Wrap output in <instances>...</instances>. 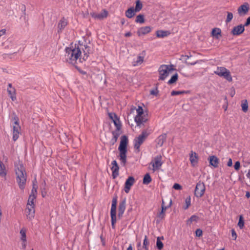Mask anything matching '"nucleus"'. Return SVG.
I'll return each instance as SVG.
<instances>
[{
    "mask_svg": "<svg viewBox=\"0 0 250 250\" xmlns=\"http://www.w3.org/2000/svg\"><path fill=\"white\" fill-rule=\"evenodd\" d=\"M171 204H172V200H170L169 204L168 206H165V205H162V206H161L162 210H161V212H160V213L158 215V217H159L161 219H164L165 216V211L166 210V209L167 208H169L171 206Z\"/></svg>",
    "mask_w": 250,
    "mask_h": 250,
    "instance_id": "obj_19",
    "label": "nucleus"
},
{
    "mask_svg": "<svg viewBox=\"0 0 250 250\" xmlns=\"http://www.w3.org/2000/svg\"><path fill=\"white\" fill-rule=\"evenodd\" d=\"M206 188L203 182L199 181L196 184L194 190V195L197 198L201 197L204 194Z\"/></svg>",
    "mask_w": 250,
    "mask_h": 250,
    "instance_id": "obj_9",
    "label": "nucleus"
},
{
    "mask_svg": "<svg viewBox=\"0 0 250 250\" xmlns=\"http://www.w3.org/2000/svg\"><path fill=\"white\" fill-rule=\"evenodd\" d=\"M178 75L177 73L173 75L170 79L167 82L168 84H171L175 83L178 80Z\"/></svg>",
    "mask_w": 250,
    "mask_h": 250,
    "instance_id": "obj_35",
    "label": "nucleus"
},
{
    "mask_svg": "<svg viewBox=\"0 0 250 250\" xmlns=\"http://www.w3.org/2000/svg\"><path fill=\"white\" fill-rule=\"evenodd\" d=\"M144 61V57L139 56L137 57L136 61L134 62V65L141 64Z\"/></svg>",
    "mask_w": 250,
    "mask_h": 250,
    "instance_id": "obj_43",
    "label": "nucleus"
},
{
    "mask_svg": "<svg viewBox=\"0 0 250 250\" xmlns=\"http://www.w3.org/2000/svg\"><path fill=\"white\" fill-rule=\"evenodd\" d=\"M190 156H191V157H192V156H196V153H195V152L193 153V152H192V153H191V155H190Z\"/></svg>",
    "mask_w": 250,
    "mask_h": 250,
    "instance_id": "obj_64",
    "label": "nucleus"
},
{
    "mask_svg": "<svg viewBox=\"0 0 250 250\" xmlns=\"http://www.w3.org/2000/svg\"><path fill=\"white\" fill-rule=\"evenodd\" d=\"M211 35L216 39H219L221 35V30L218 28H213L211 32Z\"/></svg>",
    "mask_w": 250,
    "mask_h": 250,
    "instance_id": "obj_22",
    "label": "nucleus"
},
{
    "mask_svg": "<svg viewBox=\"0 0 250 250\" xmlns=\"http://www.w3.org/2000/svg\"><path fill=\"white\" fill-rule=\"evenodd\" d=\"M214 73L220 77H222L229 82L232 81L230 72L225 67H218Z\"/></svg>",
    "mask_w": 250,
    "mask_h": 250,
    "instance_id": "obj_7",
    "label": "nucleus"
},
{
    "mask_svg": "<svg viewBox=\"0 0 250 250\" xmlns=\"http://www.w3.org/2000/svg\"><path fill=\"white\" fill-rule=\"evenodd\" d=\"M124 212H122V211H118V216L119 217H121L123 214H124Z\"/></svg>",
    "mask_w": 250,
    "mask_h": 250,
    "instance_id": "obj_59",
    "label": "nucleus"
},
{
    "mask_svg": "<svg viewBox=\"0 0 250 250\" xmlns=\"http://www.w3.org/2000/svg\"><path fill=\"white\" fill-rule=\"evenodd\" d=\"M250 24V17L248 18V19H247V21L244 25H245V26H247L249 25Z\"/></svg>",
    "mask_w": 250,
    "mask_h": 250,
    "instance_id": "obj_54",
    "label": "nucleus"
},
{
    "mask_svg": "<svg viewBox=\"0 0 250 250\" xmlns=\"http://www.w3.org/2000/svg\"><path fill=\"white\" fill-rule=\"evenodd\" d=\"M245 25L240 24L235 26L231 31V33L234 36H238L242 34L245 30Z\"/></svg>",
    "mask_w": 250,
    "mask_h": 250,
    "instance_id": "obj_13",
    "label": "nucleus"
},
{
    "mask_svg": "<svg viewBox=\"0 0 250 250\" xmlns=\"http://www.w3.org/2000/svg\"><path fill=\"white\" fill-rule=\"evenodd\" d=\"M249 6L248 3L241 5L238 9V13L240 15H245L249 11Z\"/></svg>",
    "mask_w": 250,
    "mask_h": 250,
    "instance_id": "obj_16",
    "label": "nucleus"
},
{
    "mask_svg": "<svg viewBox=\"0 0 250 250\" xmlns=\"http://www.w3.org/2000/svg\"><path fill=\"white\" fill-rule=\"evenodd\" d=\"M139 120H135L138 126H140L141 124H143L146 123L147 120V115L143 114V115L139 116Z\"/></svg>",
    "mask_w": 250,
    "mask_h": 250,
    "instance_id": "obj_20",
    "label": "nucleus"
},
{
    "mask_svg": "<svg viewBox=\"0 0 250 250\" xmlns=\"http://www.w3.org/2000/svg\"><path fill=\"white\" fill-rule=\"evenodd\" d=\"M6 33V30L5 29H1L0 30V37L2 35H4Z\"/></svg>",
    "mask_w": 250,
    "mask_h": 250,
    "instance_id": "obj_56",
    "label": "nucleus"
},
{
    "mask_svg": "<svg viewBox=\"0 0 250 250\" xmlns=\"http://www.w3.org/2000/svg\"><path fill=\"white\" fill-rule=\"evenodd\" d=\"M107 16V12L105 10L103 11L102 12L97 14L95 16H93L95 19H98L99 20L103 19L106 18Z\"/></svg>",
    "mask_w": 250,
    "mask_h": 250,
    "instance_id": "obj_28",
    "label": "nucleus"
},
{
    "mask_svg": "<svg viewBox=\"0 0 250 250\" xmlns=\"http://www.w3.org/2000/svg\"><path fill=\"white\" fill-rule=\"evenodd\" d=\"M241 107L242 110L246 112L248 110V104L247 100H244L242 101V103L241 104Z\"/></svg>",
    "mask_w": 250,
    "mask_h": 250,
    "instance_id": "obj_38",
    "label": "nucleus"
},
{
    "mask_svg": "<svg viewBox=\"0 0 250 250\" xmlns=\"http://www.w3.org/2000/svg\"><path fill=\"white\" fill-rule=\"evenodd\" d=\"M203 235V231L200 229H198L195 231V235L197 237H201Z\"/></svg>",
    "mask_w": 250,
    "mask_h": 250,
    "instance_id": "obj_48",
    "label": "nucleus"
},
{
    "mask_svg": "<svg viewBox=\"0 0 250 250\" xmlns=\"http://www.w3.org/2000/svg\"><path fill=\"white\" fill-rule=\"evenodd\" d=\"M240 167V163L239 161H236L234 165V168L235 170L238 171L239 170Z\"/></svg>",
    "mask_w": 250,
    "mask_h": 250,
    "instance_id": "obj_50",
    "label": "nucleus"
},
{
    "mask_svg": "<svg viewBox=\"0 0 250 250\" xmlns=\"http://www.w3.org/2000/svg\"><path fill=\"white\" fill-rule=\"evenodd\" d=\"M64 59L68 63L74 64L77 60L85 61L89 55V47L87 45L75 44L66 47L65 49Z\"/></svg>",
    "mask_w": 250,
    "mask_h": 250,
    "instance_id": "obj_1",
    "label": "nucleus"
},
{
    "mask_svg": "<svg viewBox=\"0 0 250 250\" xmlns=\"http://www.w3.org/2000/svg\"><path fill=\"white\" fill-rule=\"evenodd\" d=\"M117 204V197L115 196L113 198L110 211H116Z\"/></svg>",
    "mask_w": 250,
    "mask_h": 250,
    "instance_id": "obj_30",
    "label": "nucleus"
},
{
    "mask_svg": "<svg viewBox=\"0 0 250 250\" xmlns=\"http://www.w3.org/2000/svg\"><path fill=\"white\" fill-rule=\"evenodd\" d=\"M209 164L214 167H217L218 166L219 160L217 157H209Z\"/></svg>",
    "mask_w": 250,
    "mask_h": 250,
    "instance_id": "obj_24",
    "label": "nucleus"
},
{
    "mask_svg": "<svg viewBox=\"0 0 250 250\" xmlns=\"http://www.w3.org/2000/svg\"><path fill=\"white\" fill-rule=\"evenodd\" d=\"M190 161L192 166H195L198 161V157H189Z\"/></svg>",
    "mask_w": 250,
    "mask_h": 250,
    "instance_id": "obj_45",
    "label": "nucleus"
},
{
    "mask_svg": "<svg viewBox=\"0 0 250 250\" xmlns=\"http://www.w3.org/2000/svg\"><path fill=\"white\" fill-rule=\"evenodd\" d=\"M173 67L174 65L172 64L160 65L158 69L159 81H164L168 76L171 71L174 70Z\"/></svg>",
    "mask_w": 250,
    "mask_h": 250,
    "instance_id": "obj_4",
    "label": "nucleus"
},
{
    "mask_svg": "<svg viewBox=\"0 0 250 250\" xmlns=\"http://www.w3.org/2000/svg\"><path fill=\"white\" fill-rule=\"evenodd\" d=\"M136 11L133 7L128 8L125 13V16L128 18H132L135 15Z\"/></svg>",
    "mask_w": 250,
    "mask_h": 250,
    "instance_id": "obj_21",
    "label": "nucleus"
},
{
    "mask_svg": "<svg viewBox=\"0 0 250 250\" xmlns=\"http://www.w3.org/2000/svg\"><path fill=\"white\" fill-rule=\"evenodd\" d=\"M109 116L113 121L115 126L116 127V129L112 132V137L109 142L110 145H113L117 142L119 136L121 134L120 129L121 128V124L116 114L110 113Z\"/></svg>",
    "mask_w": 250,
    "mask_h": 250,
    "instance_id": "obj_3",
    "label": "nucleus"
},
{
    "mask_svg": "<svg viewBox=\"0 0 250 250\" xmlns=\"http://www.w3.org/2000/svg\"><path fill=\"white\" fill-rule=\"evenodd\" d=\"M6 175L5 167L3 162L0 160V176L5 177Z\"/></svg>",
    "mask_w": 250,
    "mask_h": 250,
    "instance_id": "obj_26",
    "label": "nucleus"
},
{
    "mask_svg": "<svg viewBox=\"0 0 250 250\" xmlns=\"http://www.w3.org/2000/svg\"><path fill=\"white\" fill-rule=\"evenodd\" d=\"M186 206L183 207L184 209H187L191 205L190 197H187L185 199Z\"/></svg>",
    "mask_w": 250,
    "mask_h": 250,
    "instance_id": "obj_40",
    "label": "nucleus"
},
{
    "mask_svg": "<svg viewBox=\"0 0 250 250\" xmlns=\"http://www.w3.org/2000/svg\"><path fill=\"white\" fill-rule=\"evenodd\" d=\"M15 172L19 187L22 189L24 188V184L26 181V174L22 164L19 163L15 165Z\"/></svg>",
    "mask_w": 250,
    "mask_h": 250,
    "instance_id": "obj_2",
    "label": "nucleus"
},
{
    "mask_svg": "<svg viewBox=\"0 0 250 250\" xmlns=\"http://www.w3.org/2000/svg\"><path fill=\"white\" fill-rule=\"evenodd\" d=\"M149 243L148 241L147 240V236L145 235V238L143 241V248L144 249V250H149L148 249V246H149Z\"/></svg>",
    "mask_w": 250,
    "mask_h": 250,
    "instance_id": "obj_36",
    "label": "nucleus"
},
{
    "mask_svg": "<svg viewBox=\"0 0 250 250\" xmlns=\"http://www.w3.org/2000/svg\"><path fill=\"white\" fill-rule=\"evenodd\" d=\"M237 225L240 229H243L244 226V221L242 215H240L239 216V219Z\"/></svg>",
    "mask_w": 250,
    "mask_h": 250,
    "instance_id": "obj_42",
    "label": "nucleus"
},
{
    "mask_svg": "<svg viewBox=\"0 0 250 250\" xmlns=\"http://www.w3.org/2000/svg\"><path fill=\"white\" fill-rule=\"evenodd\" d=\"M151 131L150 130H144L142 132L141 134L138 136V137L136 138L134 140V146L135 148L139 149L140 146L146 139L148 136L151 133Z\"/></svg>",
    "mask_w": 250,
    "mask_h": 250,
    "instance_id": "obj_5",
    "label": "nucleus"
},
{
    "mask_svg": "<svg viewBox=\"0 0 250 250\" xmlns=\"http://www.w3.org/2000/svg\"><path fill=\"white\" fill-rule=\"evenodd\" d=\"M156 34L158 38H163L169 35L170 32L168 31L158 30Z\"/></svg>",
    "mask_w": 250,
    "mask_h": 250,
    "instance_id": "obj_23",
    "label": "nucleus"
},
{
    "mask_svg": "<svg viewBox=\"0 0 250 250\" xmlns=\"http://www.w3.org/2000/svg\"><path fill=\"white\" fill-rule=\"evenodd\" d=\"M120 160L122 163L125 164L126 161V157H120Z\"/></svg>",
    "mask_w": 250,
    "mask_h": 250,
    "instance_id": "obj_57",
    "label": "nucleus"
},
{
    "mask_svg": "<svg viewBox=\"0 0 250 250\" xmlns=\"http://www.w3.org/2000/svg\"><path fill=\"white\" fill-rule=\"evenodd\" d=\"M151 30L150 26H147L140 28L137 31V34L139 36L145 35L149 33Z\"/></svg>",
    "mask_w": 250,
    "mask_h": 250,
    "instance_id": "obj_14",
    "label": "nucleus"
},
{
    "mask_svg": "<svg viewBox=\"0 0 250 250\" xmlns=\"http://www.w3.org/2000/svg\"><path fill=\"white\" fill-rule=\"evenodd\" d=\"M167 139L166 134H163L158 136L156 139L155 142L157 147H161L163 146L164 143L166 141Z\"/></svg>",
    "mask_w": 250,
    "mask_h": 250,
    "instance_id": "obj_15",
    "label": "nucleus"
},
{
    "mask_svg": "<svg viewBox=\"0 0 250 250\" xmlns=\"http://www.w3.org/2000/svg\"><path fill=\"white\" fill-rule=\"evenodd\" d=\"M151 181L152 179L149 173H147L144 175L143 183L145 185H148L151 182Z\"/></svg>",
    "mask_w": 250,
    "mask_h": 250,
    "instance_id": "obj_29",
    "label": "nucleus"
},
{
    "mask_svg": "<svg viewBox=\"0 0 250 250\" xmlns=\"http://www.w3.org/2000/svg\"><path fill=\"white\" fill-rule=\"evenodd\" d=\"M132 35V34L131 33V32H127L125 34V37H130Z\"/></svg>",
    "mask_w": 250,
    "mask_h": 250,
    "instance_id": "obj_61",
    "label": "nucleus"
},
{
    "mask_svg": "<svg viewBox=\"0 0 250 250\" xmlns=\"http://www.w3.org/2000/svg\"><path fill=\"white\" fill-rule=\"evenodd\" d=\"M199 219V217L196 215H192L188 220L187 221V224L190 225L193 222H197Z\"/></svg>",
    "mask_w": 250,
    "mask_h": 250,
    "instance_id": "obj_31",
    "label": "nucleus"
},
{
    "mask_svg": "<svg viewBox=\"0 0 250 250\" xmlns=\"http://www.w3.org/2000/svg\"><path fill=\"white\" fill-rule=\"evenodd\" d=\"M128 142V139L127 136L123 135L121 137V142L119 147V150L120 151V156H125L126 153L127 151L126 147Z\"/></svg>",
    "mask_w": 250,
    "mask_h": 250,
    "instance_id": "obj_8",
    "label": "nucleus"
},
{
    "mask_svg": "<svg viewBox=\"0 0 250 250\" xmlns=\"http://www.w3.org/2000/svg\"><path fill=\"white\" fill-rule=\"evenodd\" d=\"M161 238L163 239L164 238H163V237H158L157 238L156 247L158 250H161L163 248V247H164L163 243L160 240Z\"/></svg>",
    "mask_w": 250,
    "mask_h": 250,
    "instance_id": "obj_34",
    "label": "nucleus"
},
{
    "mask_svg": "<svg viewBox=\"0 0 250 250\" xmlns=\"http://www.w3.org/2000/svg\"><path fill=\"white\" fill-rule=\"evenodd\" d=\"M7 92L8 95L10 96L12 101H15L16 99V90L14 87H12L11 83L8 84V87L7 88Z\"/></svg>",
    "mask_w": 250,
    "mask_h": 250,
    "instance_id": "obj_17",
    "label": "nucleus"
},
{
    "mask_svg": "<svg viewBox=\"0 0 250 250\" xmlns=\"http://www.w3.org/2000/svg\"><path fill=\"white\" fill-rule=\"evenodd\" d=\"M14 124L13 125L12 134L13 140L16 141L19 137V135L21 133V128L19 125V119L17 116L13 118Z\"/></svg>",
    "mask_w": 250,
    "mask_h": 250,
    "instance_id": "obj_6",
    "label": "nucleus"
},
{
    "mask_svg": "<svg viewBox=\"0 0 250 250\" xmlns=\"http://www.w3.org/2000/svg\"><path fill=\"white\" fill-rule=\"evenodd\" d=\"M126 250H133L132 246L131 244H130Z\"/></svg>",
    "mask_w": 250,
    "mask_h": 250,
    "instance_id": "obj_62",
    "label": "nucleus"
},
{
    "mask_svg": "<svg viewBox=\"0 0 250 250\" xmlns=\"http://www.w3.org/2000/svg\"><path fill=\"white\" fill-rule=\"evenodd\" d=\"M135 21L138 23H143L144 22V17L142 15H139L136 17Z\"/></svg>",
    "mask_w": 250,
    "mask_h": 250,
    "instance_id": "obj_44",
    "label": "nucleus"
},
{
    "mask_svg": "<svg viewBox=\"0 0 250 250\" xmlns=\"http://www.w3.org/2000/svg\"><path fill=\"white\" fill-rule=\"evenodd\" d=\"M22 247L23 249H25L26 246V241H22Z\"/></svg>",
    "mask_w": 250,
    "mask_h": 250,
    "instance_id": "obj_58",
    "label": "nucleus"
},
{
    "mask_svg": "<svg viewBox=\"0 0 250 250\" xmlns=\"http://www.w3.org/2000/svg\"><path fill=\"white\" fill-rule=\"evenodd\" d=\"M158 91L157 89H153L150 91V94L153 95H157Z\"/></svg>",
    "mask_w": 250,
    "mask_h": 250,
    "instance_id": "obj_53",
    "label": "nucleus"
},
{
    "mask_svg": "<svg viewBox=\"0 0 250 250\" xmlns=\"http://www.w3.org/2000/svg\"><path fill=\"white\" fill-rule=\"evenodd\" d=\"M112 166H118L116 161L114 160L111 163Z\"/></svg>",
    "mask_w": 250,
    "mask_h": 250,
    "instance_id": "obj_60",
    "label": "nucleus"
},
{
    "mask_svg": "<svg viewBox=\"0 0 250 250\" xmlns=\"http://www.w3.org/2000/svg\"><path fill=\"white\" fill-rule=\"evenodd\" d=\"M232 18H233L232 13L231 12H227V19L226 20V22L227 23L231 21Z\"/></svg>",
    "mask_w": 250,
    "mask_h": 250,
    "instance_id": "obj_46",
    "label": "nucleus"
},
{
    "mask_svg": "<svg viewBox=\"0 0 250 250\" xmlns=\"http://www.w3.org/2000/svg\"><path fill=\"white\" fill-rule=\"evenodd\" d=\"M126 207V199H124L119 203L118 211L125 212Z\"/></svg>",
    "mask_w": 250,
    "mask_h": 250,
    "instance_id": "obj_27",
    "label": "nucleus"
},
{
    "mask_svg": "<svg viewBox=\"0 0 250 250\" xmlns=\"http://www.w3.org/2000/svg\"><path fill=\"white\" fill-rule=\"evenodd\" d=\"M173 188L175 190H181L182 188V187L180 184L175 183L173 186Z\"/></svg>",
    "mask_w": 250,
    "mask_h": 250,
    "instance_id": "obj_51",
    "label": "nucleus"
},
{
    "mask_svg": "<svg viewBox=\"0 0 250 250\" xmlns=\"http://www.w3.org/2000/svg\"><path fill=\"white\" fill-rule=\"evenodd\" d=\"M136 112H137V115L135 117V120H140L139 116H140L143 115V114H144L143 108L141 106H139L138 108L136 110Z\"/></svg>",
    "mask_w": 250,
    "mask_h": 250,
    "instance_id": "obj_32",
    "label": "nucleus"
},
{
    "mask_svg": "<svg viewBox=\"0 0 250 250\" xmlns=\"http://www.w3.org/2000/svg\"><path fill=\"white\" fill-rule=\"evenodd\" d=\"M68 24L67 20L64 18H62L59 21L57 28L58 32H62Z\"/></svg>",
    "mask_w": 250,
    "mask_h": 250,
    "instance_id": "obj_12",
    "label": "nucleus"
},
{
    "mask_svg": "<svg viewBox=\"0 0 250 250\" xmlns=\"http://www.w3.org/2000/svg\"><path fill=\"white\" fill-rule=\"evenodd\" d=\"M26 216L29 219L31 220L34 217L35 209L33 206H27L26 208Z\"/></svg>",
    "mask_w": 250,
    "mask_h": 250,
    "instance_id": "obj_18",
    "label": "nucleus"
},
{
    "mask_svg": "<svg viewBox=\"0 0 250 250\" xmlns=\"http://www.w3.org/2000/svg\"><path fill=\"white\" fill-rule=\"evenodd\" d=\"M184 93H185V91H174V90H173L171 92V96H175V95H180V94H183Z\"/></svg>",
    "mask_w": 250,
    "mask_h": 250,
    "instance_id": "obj_49",
    "label": "nucleus"
},
{
    "mask_svg": "<svg viewBox=\"0 0 250 250\" xmlns=\"http://www.w3.org/2000/svg\"><path fill=\"white\" fill-rule=\"evenodd\" d=\"M246 197L247 198H249L250 197V192L249 191H247L246 193Z\"/></svg>",
    "mask_w": 250,
    "mask_h": 250,
    "instance_id": "obj_63",
    "label": "nucleus"
},
{
    "mask_svg": "<svg viewBox=\"0 0 250 250\" xmlns=\"http://www.w3.org/2000/svg\"><path fill=\"white\" fill-rule=\"evenodd\" d=\"M143 7V4L139 0H137L136 1L135 8H134L136 12H138L140 11Z\"/></svg>",
    "mask_w": 250,
    "mask_h": 250,
    "instance_id": "obj_37",
    "label": "nucleus"
},
{
    "mask_svg": "<svg viewBox=\"0 0 250 250\" xmlns=\"http://www.w3.org/2000/svg\"><path fill=\"white\" fill-rule=\"evenodd\" d=\"M111 169L112 172V176L113 179H115L119 175V167L118 166H112Z\"/></svg>",
    "mask_w": 250,
    "mask_h": 250,
    "instance_id": "obj_25",
    "label": "nucleus"
},
{
    "mask_svg": "<svg viewBox=\"0 0 250 250\" xmlns=\"http://www.w3.org/2000/svg\"><path fill=\"white\" fill-rule=\"evenodd\" d=\"M36 196H29L28 200V203H27V206H34V201L36 199Z\"/></svg>",
    "mask_w": 250,
    "mask_h": 250,
    "instance_id": "obj_39",
    "label": "nucleus"
},
{
    "mask_svg": "<svg viewBox=\"0 0 250 250\" xmlns=\"http://www.w3.org/2000/svg\"><path fill=\"white\" fill-rule=\"evenodd\" d=\"M227 166L228 167H231L232 166V161L231 158H229L228 163H227Z\"/></svg>",
    "mask_w": 250,
    "mask_h": 250,
    "instance_id": "obj_55",
    "label": "nucleus"
},
{
    "mask_svg": "<svg viewBox=\"0 0 250 250\" xmlns=\"http://www.w3.org/2000/svg\"><path fill=\"white\" fill-rule=\"evenodd\" d=\"M26 229L22 228L21 229L20 233L21 234V241H26Z\"/></svg>",
    "mask_w": 250,
    "mask_h": 250,
    "instance_id": "obj_33",
    "label": "nucleus"
},
{
    "mask_svg": "<svg viewBox=\"0 0 250 250\" xmlns=\"http://www.w3.org/2000/svg\"><path fill=\"white\" fill-rule=\"evenodd\" d=\"M232 237H233L234 240H236L237 238V234L234 229L231 230Z\"/></svg>",
    "mask_w": 250,
    "mask_h": 250,
    "instance_id": "obj_52",
    "label": "nucleus"
},
{
    "mask_svg": "<svg viewBox=\"0 0 250 250\" xmlns=\"http://www.w3.org/2000/svg\"><path fill=\"white\" fill-rule=\"evenodd\" d=\"M161 157H155L150 163V165L153 167V170L155 171L159 169L163 164V162L161 159Z\"/></svg>",
    "mask_w": 250,
    "mask_h": 250,
    "instance_id": "obj_10",
    "label": "nucleus"
},
{
    "mask_svg": "<svg viewBox=\"0 0 250 250\" xmlns=\"http://www.w3.org/2000/svg\"><path fill=\"white\" fill-rule=\"evenodd\" d=\"M111 224H115L116 222V211H110Z\"/></svg>",
    "mask_w": 250,
    "mask_h": 250,
    "instance_id": "obj_41",
    "label": "nucleus"
},
{
    "mask_svg": "<svg viewBox=\"0 0 250 250\" xmlns=\"http://www.w3.org/2000/svg\"><path fill=\"white\" fill-rule=\"evenodd\" d=\"M37 187L36 188L35 187V185H33L32 189L31 190V193L29 196H36V194H37Z\"/></svg>",
    "mask_w": 250,
    "mask_h": 250,
    "instance_id": "obj_47",
    "label": "nucleus"
},
{
    "mask_svg": "<svg viewBox=\"0 0 250 250\" xmlns=\"http://www.w3.org/2000/svg\"><path fill=\"white\" fill-rule=\"evenodd\" d=\"M135 182V179L132 176H129L126 180L125 183V192L128 193L131 188V187Z\"/></svg>",
    "mask_w": 250,
    "mask_h": 250,
    "instance_id": "obj_11",
    "label": "nucleus"
}]
</instances>
